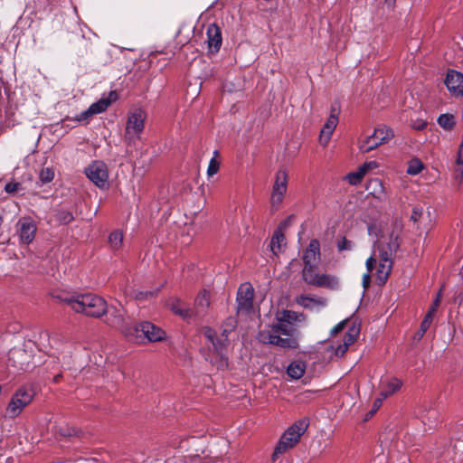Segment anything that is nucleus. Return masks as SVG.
<instances>
[{"label": "nucleus", "instance_id": "f257e3e1", "mask_svg": "<svg viewBox=\"0 0 463 463\" xmlns=\"http://www.w3.org/2000/svg\"><path fill=\"white\" fill-rule=\"evenodd\" d=\"M299 315L292 310H283L276 316V323L259 332L258 338L263 344L277 345L285 349L298 347V332L293 322L299 320Z\"/></svg>", "mask_w": 463, "mask_h": 463}, {"label": "nucleus", "instance_id": "f03ea898", "mask_svg": "<svg viewBox=\"0 0 463 463\" xmlns=\"http://www.w3.org/2000/svg\"><path fill=\"white\" fill-rule=\"evenodd\" d=\"M58 298L73 311L87 317L99 318L108 310L106 300L93 293H75L64 298L59 296Z\"/></svg>", "mask_w": 463, "mask_h": 463}, {"label": "nucleus", "instance_id": "7ed1b4c3", "mask_svg": "<svg viewBox=\"0 0 463 463\" xmlns=\"http://www.w3.org/2000/svg\"><path fill=\"white\" fill-rule=\"evenodd\" d=\"M309 426V420L307 418L300 419L289 426L281 435L272 454V459L275 460L279 455L296 447L302 435L307 431Z\"/></svg>", "mask_w": 463, "mask_h": 463}, {"label": "nucleus", "instance_id": "20e7f679", "mask_svg": "<svg viewBox=\"0 0 463 463\" xmlns=\"http://www.w3.org/2000/svg\"><path fill=\"white\" fill-rule=\"evenodd\" d=\"M204 337L212 344L213 353L216 356L210 358L209 361L219 370H225L228 367V358L226 355V348L229 345V337L227 335H217L214 329L204 326L202 329Z\"/></svg>", "mask_w": 463, "mask_h": 463}, {"label": "nucleus", "instance_id": "39448f33", "mask_svg": "<svg viewBox=\"0 0 463 463\" xmlns=\"http://www.w3.org/2000/svg\"><path fill=\"white\" fill-rule=\"evenodd\" d=\"M132 332L128 338L137 343L144 342L145 340L148 342H158L164 340L165 337V333L163 329L148 321H144L134 326Z\"/></svg>", "mask_w": 463, "mask_h": 463}, {"label": "nucleus", "instance_id": "423d86ee", "mask_svg": "<svg viewBox=\"0 0 463 463\" xmlns=\"http://www.w3.org/2000/svg\"><path fill=\"white\" fill-rule=\"evenodd\" d=\"M146 115L142 109H137L128 118L124 139L128 145L134 144L140 138L145 128Z\"/></svg>", "mask_w": 463, "mask_h": 463}, {"label": "nucleus", "instance_id": "0eeeda50", "mask_svg": "<svg viewBox=\"0 0 463 463\" xmlns=\"http://www.w3.org/2000/svg\"><path fill=\"white\" fill-rule=\"evenodd\" d=\"M108 317L106 323L114 328L120 330L128 338L131 335L132 327L129 326V317L127 316L126 310L119 307H108Z\"/></svg>", "mask_w": 463, "mask_h": 463}, {"label": "nucleus", "instance_id": "6e6552de", "mask_svg": "<svg viewBox=\"0 0 463 463\" xmlns=\"http://www.w3.org/2000/svg\"><path fill=\"white\" fill-rule=\"evenodd\" d=\"M393 136V131L390 128L381 126L375 128L372 135L365 137L360 144L359 149L363 153H368L382 144L388 142Z\"/></svg>", "mask_w": 463, "mask_h": 463}, {"label": "nucleus", "instance_id": "1a4fd4ad", "mask_svg": "<svg viewBox=\"0 0 463 463\" xmlns=\"http://www.w3.org/2000/svg\"><path fill=\"white\" fill-rule=\"evenodd\" d=\"M34 392L31 388L22 387L13 395L8 407L7 414L11 418L18 416L23 410L32 402Z\"/></svg>", "mask_w": 463, "mask_h": 463}, {"label": "nucleus", "instance_id": "9d476101", "mask_svg": "<svg viewBox=\"0 0 463 463\" xmlns=\"http://www.w3.org/2000/svg\"><path fill=\"white\" fill-rule=\"evenodd\" d=\"M288 176L285 169H279L275 175L274 184L270 194V204L273 208H279L288 190Z\"/></svg>", "mask_w": 463, "mask_h": 463}, {"label": "nucleus", "instance_id": "9b49d317", "mask_svg": "<svg viewBox=\"0 0 463 463\" xmlns=\"http://www.w3.org/2000/svg\"><path fill=\"white\" fill-rule=\"evenodd\" d=\"M87 177L99 188L109 186V170L102 161H94L85 168Z\"/></svg>", "mask_w": 463, "mask_h": 463}, {"label": "nucleus", "instance_id": "f8f14e48", "mask_svg": "<svg viewBox=\"0 0 463 463\" xmlns=\"http://www.w3.org/2000/svg\"><path fill=\"white\" fill-rule=\"evenodd\" d=\"M36 232V222L30 216H24L16 222L15 232L23 244H31L35 238Z\"/></svg>", "mask_w": 463, "mask_h": 463}, {"label": "nucleus", "instance_id": "ddd939ff", "mask_svg": "<svg viewBox=\"0 0 463 463\" xmlns=\"http://www.w3.org/2000/svg\"><path fill=\"white\" fill-rule=\"evenodd\" d=\"M117 99L118 95L116 91H110L108 97L101 98L97 102L92 103L87 110L78 115L75 119L79 122H88L90 118L93 115L104 112L110 106L112 101Z\"/></svg>", "mask_w": 463, "mask_h": 463}, {"label": "nucleus", "instance_id": "4468645a", "mask_svg": "<svg viewBox=\"0 0 463 463\" xmlns=\"http://www.w3.org/2000/svg\"><path fill=\"white\" fill-rule=\"evenodd\" d=\"M254 290L250 283L241 284L237 292V313L248 314L253 307Z\"/></svg>", "mask_w": 463, "mask_h": 463}, {"label": "nucleus", "instance_id": "2eb2a0df", "mask_svg": "<svg viewBox=\"0 0 463 463\" xmlns=\"http://www.w3.org/2000/svg\"><path fill=\"white\" fill-rule=\"evenodd\" d=\"M33 354L22 347H14L8 353L9 365L18 370L26 371L31 367Z\"/></svg>", "mask_w": 463, "mask_h": 463}, {"label": "nucleus", "instance_id": "dca6fc26", "mask_svg": "<svg viewBox=\"0 0 463 463\" xmlns=\"http://www.w3.org/2000/svg\"><path fill=\"white\" fill-rule=\"evenodd\" d=\"M399 247L398 236L392 233L387 239L383 238L379 240L377 246L379 261L386 260L388 262H392V257L398 250Z\"/></svg>", "mask_w": 463, "mask_h": 463}, {"label": "nucleus", "instance_id": "f3484780", "mask_svg": "<svg viewBox=\"0 0 463 463\" xmlns=\"http://www.w3.org/2000/svg\"><path fill=\"white\" fill-rule=\"evenodd\" d=\"M338 124V111L335 107L331 108V113L328 118L326 119L323 128L320 131L319 135V143L326 146L329 140L331 139V136L335 129Z\"/></svg>", "mask_w": 463, "mask_h": 463}, {"label": "nucleus", "instance_id": "a211bd4d", "mask_svg": "<svg viewBox=\"0 0 463 463\" xmlns=\"http://www.w3.org/2000/svg\"><path fill=\"white\" fill-rule=\"evenodd\" d=\"M445 84L451 95L459 97L463 95V74L456 71L447 73Z\"/></svg>", "mask_w": 463, "mask_h": 463}, {"label": "nucleus", "instance_id": "6ab92c4d", "mask_svg": "<svg viewBox=\"0 0 463 463\" xmlns=\"http://www.w3.org/2000/svg\"><path fill=\"white\" fill-rule=\"evenodd\" d=\"M321 252H320V243L317 239H313L310 241L308 246L305 250L303 253V267L317 265L320 260Z\"/></svg>", "mask_w": 463, "mask_h": 463}, {"label": "nucleus", "instance_id": "aec40b11", "mask_svg": "<svg viewBox=\"0 0 463 463\" xmlns=\"http://www.w3.org/2000/svg\"><path fill=\"white\" fill-rule=\"evenodd\" d=\"M206 34L209 52H218L222 43V33L219 26L215 24H210L207 27Z\"/></svg>", "mask_w": 463, "mask_h": 463}, {"label": "nucleus", "instance_id": "412c9836", "mask_svg": "<svg viewBox=\"0 0 463 463\" xmlns=\"http://www.w3.org/2000/svg\"><path fill=\"white\" fill-rule=\"evenodd\" d=\"M360 329L356 326H352L345 333L343 344L338 345L335 348V354L340 357L343 356L348 350V347L356 341Z\"/></svg>", "mask_w": 463, "mask_h": 463}, {"label": "nucleus", "instance_id": "4be33fe9", "mask_svg": "<svg viewBox=\"0 0 463 463\" xmlns=\"http://www.w3.org/2000/svg\"><path fill=\"white\" fill-rule=\"evenodd\" d=\"M402 385V382L396 377L383 379L381 382L380 395L383 398H387L398 392Z\"/></svg>", "mask_w": 463, "mask_h": 463}, {"label": "nucleus", "instance_id": "5701e85b", "mask_svg": "<svg viewBox=\"0 0 463 463\" xmlns=\"http://www.w3.org/2000/svg\"><path fill=\"white\" fill-rule=\"evenodd\" d=\"M317 288H325L335 290L339 288V279L332 274L321 273L314 282Z\"/></svg>", "mask_w": 463, "mask_h": 463}, {"label": "nucleus", "instance_id": "b1692460", "mask_svg": "<svg viewBox=\"0 0 463 463\" xmlns=\"http://www.w3.org/2000/svg\"><path fill=\"white\" fill-rule=\"evenodd\" d=\"M366 190L376 199L384 200L385 199V189L383 184V182L379 178L371 179L366 185Z\"/></svg>", "mask_w": 463, "mask_h": 463}, {"label": "nucleus", "instance_id": "393cba45", "mask_svg": "<svg viewBox=\"0 0 463 463\" xmlns=\"http://www.w3.org/2000/svg\"><path fill=\"white\" fill-rule=\"evenodd\" d=\"M210 306V293L206 290L201 291L194 300V313L196 316L203 315Z\"/></svg>", "mask_w": 463, "mask_h": 463}, {"label": "nucleus", "instance_id": "a878e982", "mask_svg": "<svg viewBox=\"0 0 463 463\" xmlns=\"http://www.w3.org/2000/svg\"><path fill=\"white\" fill-rule=\"evenodd\" d=\"M296 302L304 308H312L314 307H323L326 300L322 298H316L307 295H301L296 298Z\"/></svg>", "mask_w": 463, "mask_h": 463}, {"label": "nucleus", "instance_id": "bb28decb", "mask_svg": "<svg viewBox=\"0 0 463 463\" xmlns=\"http://www.w3.org/2000/svg\"><path fill=\"white\" fill-rule=\"evenodd\" d=\"M168 306L175 314L183 317H188L193 315V311L187 307V305L178 298L171 299Z\"/></svg>", "mask_w": 463, "mask_h": 463}, {"label": "nucleus", "instance_id": "cd10ccee", "mask_svg": "<svg viewBox=\"0 0 463 463\" xmlns=\"http://www.w3.org/2000/svg\"><path fill=\"white\" fill-rule=\"evenodd\" d=\"M321 273L317 270V265L303 267L301 271L302 280L309 286L315 287V281Z\"/></svg>", "mask_w": 463, "mask_h": 463}, {"label": "nucleus", "instance_id": "c85d7f7f", "mask_svg": "<svg viewBox=\"0 0 463 463\" xmlns=\"http://www.w3.org/2000/svg\"><path fill=\"white\" fill-rule=\"evenodd\" d=\"M392 265L393 262H388L386 260L379 261L377 268V280L379 284L383 285L386 283L392 271Z\"/></svg>", "mask_w": 463, "mask_h": 463}, {"label": "nucleus", "instance_id": "c756f323", "mask_svg": "<svg viewBox=\"0 0 463 463\" xmlns=\"http://www.w3.org/2000/svg\"><path fill=\"white\" fill-rule=\"evenodd\" d=\"M306 371V364L302 361H294L289 364L287 373L292 379H300Z\"/></svg>", "mask_w": 463, "mask_h": 463}, {"label": "nucleus", "instance_id": "7c9ffc66", "mask_svg": "<svg viewBox=\"0 0 463 463\" xmlns=\"http://www.w3.org/2000/svg\"><path fill=\"white\" fill-rule=\"evenodd\" d=\"M285 241L286 239L284 234L280 231H276L271 238L269 245L271 251L275 255L279 254L282 250L283 247L286 245Z\"/></svg>", "mask_w": 463, "mask_h": 463}, {"label": "nucleus", "instance_id": "2f4dec72", "mask_svg": "<svg viewBox=\"0 0 463 463\" xmlns=\"http://www.w3.org/2000/svg\"><path fill=\"white\" fill-rule=\"evenodd\" d=\"M109 244L111 250H118L123 245V232L120 230L113 231L109 236Z\"/></svg>", "mask_w": 463, "mask_h": 463}, {"label": "nucleus", "instance_id": "473e14b6", "mask_svg": "<svg viewBox=\"0 0 463 463\" xmlns=\"http://www.w3.org/2000/svg\"><path fill=\"white\" fill-rule=\"evenodd\" d=\"M335 246L338 252L351 251L354 248V242L345 236H340L335 241Z\"/></svg>", "mask_w": 463, "mask_h": 463}, {"label": "nucleus", "instance_id": "72a5a7b5", "mask_svg": "<svg viewBox=\"0 0 463 463\" xmlns=\"http://www.w3.org/2000/svg\"><path fill=\"white\" fill-rule=\"evenodd\" d=\"M437 121L445 130H451L456 125L455 117L451 114H441Z\"/></svg>", "mask_w": 463, "mask_h": 463}, {"label": "nucleus", "instance_id": "f704fd0d", "mask_svg": "<svg viewBox=\"0 0 463 463\" xmlns=\"http://www.w3.org/2000/svg\"><path fill=\"white\" fill-rule=\"evenodd\" d=\"M364 169L361 167L357 171L349 173L345 175V179L352 185H357L360 184L364 176Z\"/></svg>", "mask_w": 463, "mask_h": 463}, {"label": "nucleus", "instance_id": "c9c22d12", "mask_svg": "<svg viewBox=\"0 0 463 463\" xmlns=\"http://www.w3.org/2000/svg\"><path fill=\"white\" fill-rule=\"evenodd\" d=\"M237 324L235 317H227L222 326V335L229 336V334L236 328Z\"/></svg>", "mask_w": 463, "mask_h": 463}, {"label": "nucleus", "instance_id": "e433bc0d", "mask_svg": "<svg viewBox=\"0 0 463 463\" xmlns=\"http://www.w3.org/2000/svg\"><path fill=\"white\" fill-rule=\"evenodd\" d=\"M219 156V152L215 150L213 152V156L211 158L208 168H207V175L209 177L214 175L218 173L220 169V161L217 159V156Z\"/></svg>", "mask_w": 463, "mask_h": 463}, {"label": "nucleus", "instance_id": "4c0bfd02", "mask_svg": "<svg viewBox=\"0 0 463 463\" xmlns=\"http://www.w3.org/2000/svg\"><path fill=\"white\" fill-rule=\"evenodd\" d=\"M423 169V164L420 159L414 158L410 161L408 168H407V174L411 175H418L421 172Z\"/></svg>", "mask_w": 463, "mask_h": 463}, {"label": "nucleus", "instance_id": "58836bf2", "mask_svg": "<svg viewBox=\"0 0 463 463\" xmlns=\"http://www.w3.org/2000/svg\"><path fill=\"white\" fill-rule=\"evenodd\" d=\"M433 318H434V316L427 312V314L425 315V317L420 324V330L418 332L420 338H421L424 335V334L426 333V331L430 328V325L433 322Z\"/></svg>", "mask_w": 463, "mask_h": 463}, {"label": "nucleus", "instance_id": "ea45409f", "mask_svg": "<svg viewBox=\"0 0 463 463\" xmlns=\"http://www.w3.org/2000/svg\"><path fill=\"white\" fill-rule=\"evenodd\" d=\"M39 178L43 184L50 183L54 178V172L51 167L43 168L40 171Z\"/></svg>", "mask_w": 463, "mask_h": 463}, {"label": "nucleus", "instance_id": "a19ab883", "mask_svg": "<svg viewBox=\"0 0 463 463\" xmlns=\"http://www.w3.org/2000/svg\"><path fill=\"white\" fill-rule=\"evenodd\" d=\"M58 220L63 223V224H67V223H70L71 222L73 221V215L71 213L68 212V211H61L59 213H58Z\"/></svg>", "mask_w": 463, "mask_h": 463}, {"label": "nucleus", "instance_id": "79ce46f5", "mask_svg": "<svg viewBox=\"0 0 463 463\" xmlns=\"http://www.w3.org/2000/svg\"><path fill=\"white\" fill-rule=\"evenodd\" d=\"M410 125L412 128L416 130H422L426 128L427 121L420 118H417L415 119L411 118Z\"/></svg>", "mask_w": 463, "mask_h": 463}, {"label": "nucleus", "instance_id": "37998d69", "mask_svg": "<svg viewBox=\"0 0 463 463\" xmlns=\"http://www.w3.org/2000/svg\"><path fill=\"white\" fill-rule=\"evenodd\" d=\"M423 215V207L416 205L412 209L411 220L417 222Z\"/></svg>", "mask_w": 463, "mask_h": 463}, {"label": "nucleus", "instance_id": "c03bdc74", "mask_svg": "<svg viewBox=\"0 0 463 463\" xmlns=\"http://www.w3.org/2000/svg\"><path fill=\"white\" fill-rule=\"evenodd\" d=\"M21 189L20 183H8L5 186V191L9 194H14Z\"/></svg>", "mask_w": 463, "mask_h": 463}, {"label": "nucleus", "instance_id": "a18cd8bd", "mask_svg": "<svg viewBox=\"0 0 463 463\" xmlns=\"http://www.w3.org/2000/svg\"><path fill=\"white\" fill-rule=\"evenodd\" d=\"M440 299H441V290L439 291L438 295H437V298H435V300L433 301V303L431 304V306L430 307L429 310H428V313L435 316V313L440 304Z\"/></svg>", "mask_w": 463, "mask_h": 463}, {"label": "nucleus", "instance_id": "49530a36", "mask_svg": "<svg viewBox=\"0 0 463 463\" xmlns=\"http://www.w3.org/2000/svg\"><path fill=\"white\" fill-rule=\"evenodd\" d=\"M360 167H361V169H364V173L366 174L368 171L377 168L378 163L376 161H369V162H365Z\"/></svg>", "mask_w": 463, "mask_h": 463}, {"label": "nucleus", "instance_id": "de8ad7c7", "mask_svg": "<svg viewBox=\"0 0 463 463\" xmlns=\"http://www.w3.org/2000/svg\"><path fill=\"white\" fill-rule=\"evenodd\" d=\"M454 177L459 184L463 182V165H458L454 172Z\"/></svg>", "mask_w": 463, "mask_h": 463}, {"label": "nucleus", "instance_id": "09e8293b", "mask_svg": "<svg viewBox=\"0 0 463 463\" xmlns=\"http://www.w3.org/2000/svg\"><path fill=\"white\" fill-rule=\"evenodd\" d=\"M153 296L154 293L152 291H138L135 295L136 298L138 300H143Z\"/></svg>", "mask_w": 463, "mask_h": 463}, {"label": "nucleus", "instance_id": "8fccbe9b", "mask_svg": "<svg viewBox=\"0 0 463 463\" xmlns=\"http://www.w3.org/2000/svg\"><path fill=\"white\" fill-rule=\"evenodd\" d=\"M376 259L373 256L369 257L367 260H366V262H365V265H366V269L368 270V272L370 273L373 268L375 267L376 265Z\"/></svg>", "mask_w": 463, "mask_h": 463}, {"label": "nucleus", "instance_id": "3c124183", "mask_svg": "<svg viewBox=\"0 0 463 463\" xmlns=\"http://www.w3.org/2000/svg\"><path fill=\"white\" fill-rule=\"evenodd\" d=\"M346 322V320H344L335 326L331 330V335H336L341 332L345 328Z\"/></svg>", "mask_w": 463, "mask_h": 463}, {"label": "nucleus", "instance_id": "603ef678", "mask_svg": "<svg viewBox=\"0 0 463 463\" xmlns=\"http://www.w3.org/2000/svg\"><path fill=\"white\" fill-rule=\"evenodd\" d=\"M385 399L386 398H383L381 395H380V397L375 399V401L373 402V410L371 411L372 414L379 410V408L382 406L383 401L385 400Z\"/></svg>", "mask_w": 463, "mask_h": 463}, {"label": "nucleus", "instance_id": "864d4df0", "mask_svg": "<svg viewBox=\"0 0 463 463\" xmlns=\"http://www.w3.org/2000/svg\"><path fill=\"white\" fill-rule=\"evenodd\" d=\"M362 283L364 289H367L369 288L371 283V275L369 272L364 274Z\"/></svg>", "mask_w": 463, "mask_h": 463}, {"label": "nucleus", "instance_id": "5fc2aeb1", "mask_svg": "<svg viewBox=\"0 0 463 463\" xmlns=\"http://www.w3.org/2000/svg\"><path fill=\"white\" fill-rule=\"evenodd\" d=\"M456 163L458 165H463V148H458Z\"/></svg>", "mask_w": 463, "mask_h": 463}, {"label": "nucleus", "instance_id": "6e6d98bb", "mask_svg": "<svg viewBox=\"0 0 463 463\" xmlns=\"http://www.w3.org/2000/svg\"><path fill=\"white\" fill-rule=\"evenodd\" d=\"M384 1H385V3H386L389 6L393 7V5H394V4H395V1H396V0H384Z\"/></svg>", "mask_w": 463, "mask_h": 463}, {"label": "nucleus", "instance_id": "4d7b16f0", "mask_svg": "<svg viewBox=\"0 0 463 463\" xmlns=\"http://www.w3.org/2000/svg\"><path fill=\"white\" fill-rule=\"evenodd\" d=\"M61 377V373H58L57 375H55V376L53 377V381H54L55 383H58Z\"/></svg>", "mask_w": 463, "mask_h": 463}, {"label": "nucleus", "instance_id": "13d9d810", "mask_svg": "<svg viewBox=\"0 0 463 463\" xmlns=\"http://www.w3.org/2000/svg\"><path fill=\"white\" fill-rule=\"evenodd\" d=\"M458 148H463V138Z\"/></svg>", "mask_w": 463, "mask_h": 463}, {"label": "nucleus", "instance_id": "bf43d9fd", "mask_svg": "<svg viewBox=\"0 0 463 463\" xmlns=\"http://www.w3.org/2000/svg\"><path fill=\"white\" fill-rule=\"evenodd\" d=\"M3 223V217L0 215V226L2 225Z\"/></svg>", "mask_w": 463, "mask_h": 463}]
</instances>
